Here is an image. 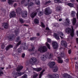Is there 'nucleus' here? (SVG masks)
Masks as SVG:
<instances>
[{
  "label": "nucleus",
  "instance_id": "f257e3e1",
  "mask_svg": "<svg viewBox=\"0 0 78 78\" xmlns=\"http://www.w3.org/2000/svg\"><path fill=\"white\" fill-rule=\"evenodd\" d=\"M23 66H18L16 68V71H14L12 72V76L13 77H15L14 78H16L17 76H21L22 75L24 74L25 73H27L26 72H25L21 73L20 72V71L21 70L23 69Z\"/></svg>",
  "mask_w": 78,
  "mask_h": 78
},
{
  "label": "nucleus",
  "instance_id": "f03ea898",
  "mask_svg": "<svg viewBox=\"0 0 78 78\" xmlns=\"http://www.w3.org/2000/svg\"><path fill=\"white\" fill-rule=\"evenodd\" d=\"M71 27L72 29H71V28L69 27L66 28L65 31L66 33H67V34H69V33H70V34L71 37H73L74 34V29H73V26H71Z\"/></svg>",
  "mask_w": 78,
  "mask_h": 78
},
{
  "label": "nucleus",
  "instance_id": "7ed1b4c3",
  "mask_svg": "<svg viewBox=\"0 0 78 78\" xmlns=\"http://www.w3.org/2000/svg\"><path fill=\"white\" fill-rule=\"evenodd\" d=\"M56 63L55 62H51L50 63V68L51 69H53L52 70L53 72H56L58 70V67L57 66L54 67L55 66Z\"/></svg>",
  "mask_w": 78,
  "mask_h": 78
},
{
  "label": "nucleus",
  "instance_id": "20e7f679",
  "mask_svg": "<svg viewBox=\"0 0 78 78\" xmlns=\"http://www.w3.org/2000/svg\"><path fill=\"white\" fill-rule=\"evenodd\" d=\"M38 51L41 53L45 52L46 51H47V48L45 46H42L38 49Z\"/></svg>",
  "mask_w": 78,
  "mask_h": 78
},
{
  "label": "nucleus",
  "instance_id": "39448f33",
  "mask_svg": "<svg viewBox=\"0 0 78 78\" xmlns=\"http://www.w3.org/2000/svg\"><path fill=\"white\" fill-rule=\"evenodd\" d=\"M37 61V59L35 57H32L30 59L29 61V64H31L32 65H34L35 63Z\"/></svg>",
  "mask_w": 78,
  "mask_h": 78
},
{
  "label": "nucleus",
  "instance_id": "423d86ee",
  "mask_svg": "<svg viewBox=\"0 0 78 78\" xmlns=\"http://www.w3.org/2000/svg\"><path fill=\"white\" fill-rule=\"evenodd\" d=\"M52 47L54 49H57L58 47V44L57 42H54L52 43Z\"/></svg>",
  "mask_w": 78,
  "mask_h": 78
},
{
  "label": "nucleus",
  "instance_id": "0eeeda50",
  "mask_svg": "<svg viewBox=\"0 0 78 78\" xmlns=\"http://www.w3.org/2000/svg\"><path fill=\"white\" fill-rule=\"evenodd\" d=\"M61 45L64 47H67V42L64 41H62L61 42Z\"/></svg>",
  "mask_w": 78,
  "mask_h": 78
},
{
  "label": "nucleus",
  "instance_id": "6e6552de",
  "mask_svg": "<svg viewBox=\"0 0 78 78\" xmlns=\"http://www.w3.org/2000/svg\"><path fill=\"white\" fill-rule=\"evenodd\" d=\"M63 76L64 78H73L70 76V75L67 73H64L63 75Z\"/></svg>",
  "mask_w": 78,
  "mask_h": 78
},
{
  "label": "nucleus",
  "instance_id": "1a4fd4ad",
  "mask_svg": "<svg viewBox=\"0 0 78 78\" xmlns=\"http://www.w3.org/2000/svg\"><path fill=\"white\" fill-rule=\"evenodd\" d=\"M58 59V60H57V62L59 64H61V63H62L63 62V60H62V58H61L60 57H57Z\"/></svg>",
  "mask_w": 78,
  "mask_h": 78
},
{
  "label": "nucleus",
  "instance_id": "9d476101",
  "mask_svg": "<svg viewBox=\"0 0 78 78\" xmlns=\"http://www.w3.org/2000/svg\"><path fill=\"white\" fill-rule=\"evenodd\" d=\"M16 16V12H12L10 14V17L11 18Z\"/></svg>",
  "mask_w": 78,
  "mask_h": 78
},
{
  "label": "nucleus",
  "instance_id": "9b49d317",
  "mask_svg": "<svg viewBox=\"0 0 78 78\" xmlns=\"http://www.w3.org/2000/svg\"><path fill=\"white\" fill-rule=\"evenodd\" d=\"M34 3L33 2H30L29 4L28 7V9L29 10V11H30V8H31V7H32V6H33L34 5Z\"/></svg>",
  "mask_w": 78,
  "mask_h": 78
},
{
  "label": "nucleus",
  "instance_id": "f8f14e48",
  "mask_svg": "<svg viewBox=\"0 0 78 78\" xmlns=\"http://www.w3.org/2000/svg\"><path fill=\"white\" fill-rule=\"evenodd\" d=\"M44 14L45 15H48L49 14V8H47L45 9Z\"/></svg>",
  "mask_w": 78,
  "mask_h": 78
},
{
  "label": "nucleus",
  "instance_id": "ddd939ff",
  "mask_svg": "<svg viewBox=\"0 0 78 78\" xmlns=\"http://www.w3.org/2000/svg\"><path fill=\"white\" fill-rule=\"evenodd\" d=\"M56 11L59 12V11H61V7L60 6H57L55 9Z\"/></svg>",
  "mask_w": 78,
  "mask_h": 78
},
{
  "label": "nucleus",
  "instance_id": "4468645a",
  "mask_svg": "<svg viewBox=\"0 0 78 78\" xmlns=\"http://www.w3.org/2000/svg\"><path fill=\"white\" fill-rule=\"evenodd\" d=\"M54 36L55 38L57 39V40H59V35H58L57 34H54Z\"/></svg>",
  "mask_w": 78,
  "mask_h": 78
},
{
  "label": "nucleus",
  "instance_id": "2eb2a0df",
  "mask_svg": "<svg viewBox=\"0 0 78 78\" xmlns=\"http://www.w3.org/2000/svg\"><path fill=\"white\" fill-rule=\"evenodd\" d=\"M8 2L9 5L12 6L13 3L14 1H13L12 0H8Z\"/></svg>",
  "mask_w": 78,
  "mask_h": 78
},
{
  "label": "nucleus",
  "instance_id": "dca6fc26",
  "mask_svg": "<svg viewBox=\"0 0 78 78\" xmlns=\"http://www.w3.org/2000/svg\"><path fill=\"white\" fill-rule=\"evenodd\" d=\"M45 45L47 46L48 48H49V38L47 39V41L45 44Z\"/></svg>",
  "mask_w": 78,
  "mask_h": 78
},
{
  "label": "nucleus",
  "instance_id": "f3484780",
  "mask_svg": "<svg viewBox=\"0 0 78 78\" xmlns=\"http://www.w3.org/2000/svg\"><path fill=\"white\" fill-rule=\"evenodd\" d=\"M22 16L23 17H25L27 16V12L25 11V12L23 13H22Z\"/></svg>",
  "mask_w": 78,
  "mask_h": 78
},
{
  "label": "nucleus",
  "instance_id": "a211bd4d",
  "mask_svg": "<svg viewBox=\"0 0 78 78\" xmlns=\"http://www.w3.org/2000/svg\"><path fill=\"white\" fill-rule=\"evenodd\" d=\"M14 38H15V36L14 35L12 37L9 36V41H12L14 39Z\"/></svg>",
  "mask_w": 78,
  "mask_h": 78
},
{
  "label": "nucleus",
  "instance_id": "6ab92c4d",
  "mask_svg": "<svg viewBox=\"0 0 78 78\" xmlns=\"http://www.w3.org/2000/svg\"><path fill=\"white\" fill-rule=\"evenodd\" d=\"M53 76L55 78H59V75L56 73H53L52 74Z\"/></svg>",
  "mask_w": 78,
  "mask_h": 78
},
{
  "label": "nucleus",
  "instance_id": "aec40b11",
  "mask_svg": "<svg viewBox=\"0 0 78 78\" xmlns=\"http://www.w3.org/2000/svg\"><path fill=\"white\" fill-rule=\"evenodd\" d=\"M67 5H68V6H69V7H70L71 8L73 7V6H74V5H73V4L70 2L68 3Z\"/></svg>",
  "mask_w": 78,
  "mask_h": 78
},
{
  "label": "nucleus",
  "instance_id": "412c9836",
  "mask_svg": "<svg viewBox=\"0 0 78 78\" xmlns=\"http://www.w3.org/2000/svg\"><path fill=\"white\" fill-rule=\"evenodd\" d=\"M3 27L5 28H8V24L7 23H4L3 24Z\"/></svg>",
  "mask_w": 78,
  "mask_h": 78
},
{
  "label": "nucleus",
  "instance_id": "4be33fe9",
  "mask_svg": "<svg viewBox=\"0 0 78 78\" xmlns=\"http://www.w3.org/2000/svg\"><path fill=\"white\" fill-rule=\"evenodd\" d=\"M36 14H37V13L36 12H34L31 14L30 16L32 18H33V17H34V16H36Z\"/></svg>",
  "mask_w": 78,
  "mask_h": 78
},
{
  "label": "nucleus",
  "instance_id": "5701e85b",
  "mask_svg": "<svg viewBox=\"0 0 78 78\" xmlns=\"http://www.w3.org/2000/svg\"><path fill=\"white\" fill-rule=\"evenodd\" d=\"M76 22V18H73V25H75Z\"/></svg>",
  "mask_w": 78,
  "mask_h": 78
},
{
  "label": "nucleus",
  "instance_id": "b1692460",
  "mask_svg": "<svg viewBox=\"0 0 78 78\" xmlns=\"http://www.w3.org/2000/svg\"><path fill=\"white\" fill-rule=\"evenodd\" d=\"M34 70L37 71V72H39L42 70V68H33Z\"/></svg>",
  "mask_w": 78,
  "mask_h": 78
},
{
  "label": "nucleus",
  "instance_id": "393cba45",
  "mask_svg": "<svg viewBox=\"0 0 78 78\" xmlns=\"http://www.w3.org/2000/svg\"><path fill=\"white\" fill-rule=\"evenodd\" d=\"M37 11L38 12V15H39V16H42V14H43V13L41 12H40L39 9H37Z\"/></svg>",
  "mask_w": 78,
  "mask_h": 78
},
{
  "label": "nucleus",
  "instance_id": "a878e982",
  "mask_svg": "<svg viewBox=\"0 0 78 78\" xmlns=\"http://www.w3.org/2000/svg\"><path fill=\"white\" fill-rule=\"evenodd\" d=\"M12 45H9L6 48V50H8L9 49H10V48H12Z\"/></svg>",
  "mask_w": 78,
  "mask_h": 78
},
{
  "label": "nucleus",
  "instance_id": "bb28decb",
  "mask_svg": "<svg viewBox=\"0 0 78 78\" xmlns=\"http://www.w3.org/2000/svg\"><path fill=\"white\" fill-rule=\"evenodd\" d=\"M23 46L21 47L22 48H23V50H27V48H28V47H26L25 48V45H26V44L24 43V44H23Z\"/></svg>",
  "mask_w": 78,
  "mask_h": 78
},
{
  "label": "nucleus",
  "instance_id": "cd10ccee",
  "mask_svg": "<svg viewBox=\"0 0 78 78\" xmlns=\"http://www.w3.org/2000/svg\"><path fill=\"white\" fill-rule=\"evenodd\" d=\"M38 75L36 73H34L33 75L32 76V77L33 78H36V77Z\"/></svg>",
  "mask_w": 78,
  "mask_h": 78
},
{
  "label": "nucleus",
  "instance_id": "c85d7f7f",
  "mask_svg": "<svg viewBox=\"0 0 78 78\" xmlns=\"http://www.w3.org/2000/svg\"><path fill=\"white\" fill-rule=\"evenodd\" d=\"M35 3L36 4V5H39L40 4V2L39 0H35Z\"/></svg>",
  "mask_w": 78,
  "mask_h": 78
},
{
  "label": "nucleus",
  "instance_id": "c756f323",
  "mask_svg": "<svg viewBox=\"0 0 78 78\" xmlns=\"http://www.w3.org/2000/svg\"><path fill=\"white\" fill-rule=\"evenodd\" d=\"M20 44H21V41H20L18 42V44H17L16 45V46L14 48H13L14 50H15V49H16V48L17 47H18V46H19V45H20Z\"/></svg>",
  "mask_w": 78,
  "mask_h": 78
},
{
  "label": "nucleus",
  "instance_id": "7c9ffc66",
  "mask_svg": "<svg viewBox=\"0 0 78 78\" xmlns=\"http://www.w3.org/2000/svg\"><path fill=\"white\" fill-rule=\"evenodd\" d=\"M46 57L44 55H42L41 57V60H42V61H44V60H45V59Z\"/></svg>",
  "mask_w": 78,
  "mask_h": 78
},
{
  "label": "nucleus",
  "instance_id": "2f4dec72",
  "mask_svg": "<svg viewBox=\"0 0 78 78\" xmlns=\"http://www.w3.org/2000/svg\"><path fill=\"white\" fill-rule=\"evenodd\" d=\"M54 1L55 3H61V1L60 0H54Z\"/></svg>",
  "mask_w": 78,
  "mask_h": 78
},
{
  "label": "nucleus",
  "instance_id": "473e14b6",
  "mask_svg": "<svg viewBox=\"0 0 78 78\" xmlns=\"http://www.w3.org/2000/svg\"><path fill=\"white\" fill-rule=\"evenodd\" d=\"M45 71V70L44 69H43L40 75H39V78H41V76H42V74Z\"/></svg>",
  "mask_w": 78,
  "mask_h": 78
},
{
  "label": "nucleus",
  "instance_id": "72a5a7b5",
  "mask_svg": "<svg viewBox=\"0 0 78 78\" xmlns=\"http://www.w3.org/2000/svg\"><path fill=\"white\" fill-rule=\"evenodd\" d=\"M34 23H35L37 24L39 23V20H38L37 19H35V20H34Z\"/></svg>",
  "mask_w": 78,
  "mask_h": 78
},
{
  "label": "nucleus",
  "instance_id": "f704fd0d",
  "mask_svg": "<svg viewBox=\"0 0 78 78\" xmlns=\"http://www.w3.org/2000/svg\"><path fill=\"white\" fill-rule=\"evenodd\" d=\"M75 12L74 11H72L71 13V14L73 17H75Z\"/></svg>",
  "mask_w": 78,
  "mask_h": 78
},
{
  "label": "nucleus",
  "instance_id": "c9c22d12",
  "mask_svg": "<svg viewBox=\"0 0 78 78\" xmlns=\"http://www.w3.org/2000/svg\"><path fill=\"white\" fill-rule=\"evenodd\" d=\"M30 0H28V2H27V4H26V3H24V5H25V6H28V3H30Z\"/></svg>",
  "mask_w": 78,
  "mask_h": 78
},
{
  "label": "nucleus",
  "instance_id": "e433bc0d",
  "mask_svg": "<svg viewBox=\"0 0 78 78\" xmlns=\"http://www.w3.org/2000/svg\"><path fill=\"white\" fill-rule=\"evenodd\" d=\"M21 78H28V77H27V75L24 74L22 76Z\"/></svg>",
  "mask_w": 78,
  "mask_h": 78
},
{
  "label": "nucleus",
  "instance_id": "4c0bfd02",
  "mask_svg": "<svg viewBox=\"0 0 78 78\" xmlns=\"http://www.w3.org/2000/svg\"><path fill=\"white\" fill-rule=\"evenodd\" d=\"M53 54H50L49 55V59H50V58H53Z\"/></svg>",
  "mask_w": 78,
  "mask_h": 78
},
{
  "label": "nucleus",
  "instance_id": "58836bf2",
  "mask_svg": "<svg viewBox=\"0 0 78 78\" xmlns=\"http://www.w3.org/2000/svg\"><path fill=\"white\" fill-rule=\"evenodd\" d=\"M19 40H20V37H18L16 40V41L18 42V41H19Z\"/></svg>",
  "mask_w": 78,
  "mask_h": 78
},
{
  "label": "nucleus",
  "instance_id": "ea45409f",
  "mask_svg": "<svg viewBox=\"0 0 78 78\" xmlns=\"http://www.w3.org/2000/svg\"><path fill=\"white\" fill-rule=\"evenodd\" d=\"M54 26V27H55L57 28V27H59V25H58V24L55 23V24Z\"/></svg>",
  "mask_w": 78,
  "mask_h": 78
},
{
  "label": "nucleus",
  "instance_id": "a19ab883",
  "mask_svg": "<svg viewBox=\"0 0 78 78\" xmlns=\"http://www.w3.org/2000/svg\"><path fill=\"white\" fill-rule=\"evenodd\" d=\"M66 20L68 23H70V20H69V18L66 19Z\"/></svg>",
  "mask_w": 78,
  "mask_h": 78
},
{
  "label": "nucleus",
  "instance_id": "79ce46f5",
  "mask_svg": "<svg viewBox=\"0 0 78 78\" xmlns=\"http://www.w3.org/2000/svg\"><path fill=\"white\" fill-rule=\"evenodd\" d=\"M20 21L21 22V23H24V21L23 20V19H20Z\"/></svg>",
  "mask_w": 78,
  "mask_h": 78
},
{
  "label": "nucleus",
  "instance_id": "37998d69",
  "mask_svg": "<svg viewBox=\"0 0 78 78\" xmlns=\"http://www.w3.org/2000/svg\"><path fill=\"white\" fill-rule=\"evenodd\" d=\"M22 50V48H19L18 50V51L19 53H20V51Z\"/></svg>",
  "mask_w": 78,
  "mask_h": 78
},
{
  "label": "nucleus",
  "instance_id": "c03bdc74",
  "mask_svg": "<svg viewBox=\"0 0 78 78\" xmlns=\"http://www.w3.org/2000/svg\"><path fill=\"white\" fill-rule=\"evenodd\" d=\"M41 27H42V28H45V25H44L43 23H41Z\"/></svg>",
  "mask_w": 78,
  "mask_h": 78
},
{
  "label": "nucleus",
  "instance_id": "a18cd8bd",
  "mask_svg": "<svg viewBox=\"0 0 78 78\" xmlns=\"http://www.w3.org/2000/svg\"><path fill=\"white\" fill-rule=\"evenodd\" d=\"M35 38H36V37H32V38H30V40L31 41H32V40H34Z\"/></svg>",
  "mask_w": 78,
  "mask_h": 78
},
{
  "label": "nucleus",
  "instance_id": "49530a36",
  "mask_svg": "<svg viewBox=\"0 0 78 78\" xmlns=\"http://www.w3.org/2000/svg\"><path fill=\"white\" fill-rule=\"evenodd\" d=\"M49 4V1H48V2H47L45 3V5H47V6H48V4Z\"/></svg>",
  "mask_w": 78,
  "mask_h": 78
},
{
  "label": "nucleus",
  "instance_id": "de8ad7c7",
  "mask_svg": "<svg viewBox=\"0 0 78 78\" xmlns=\"http://www.w3.org/2000/svg\"><path fill=\"white\" fill-rule=\"evenodd\" d=\"M49 77L51 78H55V77H53V76L51 75H49Z\"/></svg>",
  "mask_w": 78,
  "mask_h": 78
},
{
  "label": "nucleus",
  "instance_id": "09e8293b",
  "mask_svg": "<svg viewBox=\"0 0 78 78\" xmlns=\"http://www.w3.org/2000/svg\"><path fill=\"white\" fill-rule=\"evenodd\" d=\"M60 55H61V56L63 57V56H64V53H63L61 52Z\"/></svg>",
  "mask_w": 78,
  "mask_h": 78
},
{
  "label": "nucleus",
  "instance_id": "8fccbe9b",
  "mask_svg": "<svg viewBox=\"0 0 78 78\" xmlns=\"http://www.w3.org/2000/svg\"><path fill=\"white\" fill-rule=\"evenodd\" d=\"M76 43H77V44H78V38H76Z\"/></svg>",
  "mask_w": 78,
  "mask_h": 78
},
{
  "label": "nucleus",
  "instance_id": "3c124183",
  "mask_svg": "<svg viewBox=\"0 0 78 78\" xmlns=\"http://www.w3.org/2000/svg\"><path fill=\"white\" fill-rule=\"evenodd\" d=\"M34 50H35V48L33 47L32 50H31V51H34Z\"/></svg>",
  "mask_w": 78,
  "mask_h": 78
},
{
  "label": "nucleus",
  "instance_id": "603ef678",
  "mask_svg": "<svg viewBox=\"0 0 78 78\" xmlns=\"http://www.w3.org/2000/svg\"><path fill=\"white\" fill-rule=\"evenodd\" d=\"M52 12V11L50 10V9H49V14H50Z\"/></svg>",
  "mask_w": 78,
  "mask_h": 78
},
{
  "label": "nucleus",
  "instance_id": "864d4df0",
  "mask_svg": "<svg viewBox=\"0 0 78 78\" xmlns=\"http://www.w3.org/2000/svg\"><path fill=\"white\" fill-rule=\"evenodd\" d=\"M3 75V72H0V76H2V75Z\"/></svg>",
  "mask_w": 78,
  "mask_h": 78
},
{
  "label": "nucleus",
  "instance_id": "5fc2aeb1",
  "mask_svg": "<svg viewBox=\"0 0 78 78\" xmlns=\"http://www.w3.org/2000/svg\"><path fill=\"white\" fill-rule=\"evenodd\" d=\"M70 1H71V2H72V3H74V2H75V0H70Z\"/></svg>",
  "mask_w": 78,
  "mask_h": 78
},
{
  "label": "nucleus",
  "instance_id": "6e6d98bb",
  "mask_svg": "<svg viewBox=\"0 0 78 78\" xmlns=\"http://www.w3.org/2000/svg\"><path fill=\"white\" fill-rule=\"evenodd\" d=\"M60 34L62 36H64V34H63V33H62V32H61L60 33Z\"/></svg>",
  "mask_w": 78,
  "mask_h": 78
},
{
  "label": "nucleus",
  "instance_id": "4d7b16f0",
  "mask_svg": "<svg viewBox=\"0 0 78 78\" xmlns=\"http://www.w3.org/2000/svg\"><path fill=\"white\" fill-rule=\"evenodd\" d=\"M72 53V51H71V50H69L68 51V53L69 54H70Z\"/></svg>",
  "mask_w": 78,
  "mask_h": 78
},
{
  "label": "nucleus",
  "instance_id": "13d9d810",
  "mask_svg": "<svg viewBox=\"0 0 78 78\" xmlns=\"http://www.w3.org/2000/svg\"><path fill=\"white\" fill-rule=\"evenodd\" d=\"M25 56V54H23L22 55V58H24Z\"/></svg>",
  "mask_w": 78,
  "mask_h": 78
},
{
  "label": "nucleus",
  "instance_id": "bf43d9fd",
  "mask_svg": "<svg viewBox=\"0 0 78 78\" xmlns=\"http://www.w3.org/2000/svg\"><path fill=\"white\" fill-rule=\"evenodd\" d=\"M14 7L15 8V7H16L17 6V4L15 3L13 5Z\"/></svg>",
  "mask_w": 78,
  "mask_h": 78
},
{
  "label": "nucleus",
  "instance_id": "052dcab7",
  "mask_svg": "<svg viewBox=\"0 0 78 78\" xmlns=\"http://www.w3.org/2000/svg\"><path fill=\"white\" fill-rule=\"evenodd\" d=\"M66 62H69V59L68 58H67L66 59Z\"/></svg>",
  "mask_w": 78,
  "mask_h": 78
},
{
  "label": "nucleus",
  "instance_id": "680f3d73",
  "mask_svg": "<svg viewBox=\"0 0 78 78\" xmlns=\"http://www.w3.org/2000/svg\"><path fill=\"white\" fill-rule=\"evenodd\" d=\"M62 19L61 18L59 19H58V21L59 22H61V21H62Z\"/></svg>",
  "mask_w": 78,
  "mask_h": 78
},
{
  "label": "nucleus",
  "instance_id": "e2e57ef3",
  "mask_svg": "<svg viewBox=\"0 0 78 78\" xmlns=\"http://www.w3.org/2000/svg\"><path fill=\"white\" fill-rule=\"evenodd\" d=\"M76 35H77V37H78V30L76 31Z\"/></svg>",
  "mask_w": 78,
  "mask_h": 78
},
{
  "label": "nucleus",
  "instance_id": "0e129e2a",
  "mask_svg": "<svg viewBox=\"0 0 78 78\" xmlns=\"http://www.w3.org/2000/svg\"><path fill=\"white\" fill-rule=\"evenodd\" d=\"M4 47H5V46H1V48L2 49H3V48H4Z\"/></svg>",
  "mask_w": 78,
  "mask_h": 78
},
{
  "label": "nucleus",
  "instance_id": "69168bd1",
  "mask_svg": "<svg viewBox=\"0 0 78 78\" xmlns=\"http://www.w3.org/2000/svg\"><path fill=\"white\" fill-rule=\"evenodd\" d=\"M51 39L50 38L49 39V43H51Z\"/></svg>",
  "mask_w": 78,
  "mask_h": 78
},
{
  "label": "nucleus",
  "instance_id": "338daca9",
  "mask_svg": "<svg viewBox=\"0 0 78 78\" xmlns=\"http://www.w3.org/2000/svg\"><path fill=\"white\" fill-rule=\"evenodd\" d=\"M1 2H6V0H1Z\"/></svg>",
  "mask_w": 78,
  "mask_h": 78
},
{
  "label": "nucleus",
  "instance_id": "774afa93",
  "mask_svg": "<svg viewBox=\"0 0 78 78\" xmlns=\"http://www.w3.org/2000/svg\"><path fill=\"white\" fill-rule=\"evenodd\" d=\"M60 37H61V39H63L64 38L62 37H61V36H60Z\"/></svg>",
  "mask_w": 78,
  "mask_h": 78
}]
</instances>
